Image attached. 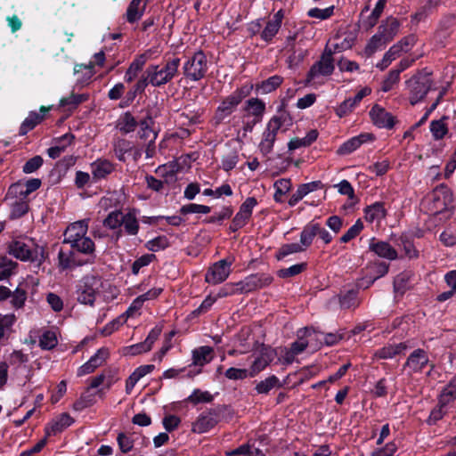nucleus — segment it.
Wrapping results in <instances>:
<instances>
[{
	"instance_id": "obj_29",
	"label": "nucleus",
	"mask_w": 456,
	"mask_h": 456,
	"mask_svg": "<svg viewBox=\"0 0 456 456\" xmlns=\"http://www.w3.org/2000/svg\"><path fill=\"white\" fill-rule=\"evenodd\" d=\"M121 221V226L126 235L135 236L138 234L140 225L136 216V211L134 209L129 210L127 213L124 214Z\"/></svg>"
},
{
	"instance_id": "obj_11",
	"label": "nucleus",
	"mask_w": 456,
	"mask_h": 456,
	"mask_svg": "<svg viewBox=\"0 0 456 456\" xmlns=\"http://www.w3.org/2000/svg\"><path fill=\"white\" fill-rule=\"evenodd\" d=\"M428 365H430V360L428 352L417 348L409 354L403 367L410 375H412L423 372Z\"/></svg>"
},
{
	"instance_id": "obj_22",
	"label": "nucleus",
	"mask_w": 456,
	"mask_h": 456,
	"mask_svg": "<svg viewBox=\"0 0 456 456\" xmlns=\"http://www.w3.org/2000/svg\"><path fill=\"white\" fill-rule=\"evenodd\" d=\"M370 116L374 125L379 128H391L394 126L393 116L378 104L371 108Z\"/></svg>"
},
{
	"instance_id": "obj_8",
	"label": "nucleus",
	"mask_w": 456,
	"mask_h": 456,
	"mask_svg": "<svg viewBox=\"0 0 456 456\" xmlns=\"http://www.w3.org/2000/svg\"><path fill=\"white\" fill-rule=\"evenodd\" d=\"M224 409V406H217L201 412L192 423L191 430L197 434L208 432L221 421Z\"/></svg>"
},
{
	"instance_id": "obj_19",
	"label": "nucleus",
	"mask_w": 456,
	"mask_h": 456,
	"mask_svg": "<svg viewBox=\"0 0 456 456\" xmlns=\"http://www.w3.org/2000/svg\"><path fill=\"white\" fill-rule=\"evenodd\" d=\"M37 279L33 276H28L24 282L20 283L16 289L12 293L11 305L15 309H20L24 306L27 300V287L28 284L37 285Z\"/></svg>"
},
{
	"instance_id": "obj_63",
	"label": "nucleus",
	"mask_w": 456,
	"mask_h": 456,
	"mask_svg": "<svg viewBox=\"0 0 456 456\" xmlns=\"http://www.w3.org/2000/svg\"><path fill=\"white\" fill-rule=\"evenodd\" d=\"M155 257L153 254L142 255L133 263L132 273L137 274L141 268L149 265Z\"/></svg>"
},
{
	"instance_id": "obj_59",
	"label": "nucleus",
	"mask_w": 456,
	"mask_h": 456,
	"mask_svg": "<svg viewBox=\"0 0 456 456\" xmlns=\"http://www.w3.org/2000/svg\"><path fill=\"white\" fill-rule=\"evenodd\" d=\"M306 265L304 263L293 265L288 268H283L278 271V276L281 278H289L296 276L302 273Z\"/></svg>"
},
{
	"instance_id": "obj_24",
	"label": "nucleus",
	"mask_w": 456,
	"mask_h": 456,
	"mask_svg": "<svg viewBox=\"0 0 456 456\" xmlns=\"http://www.w3.org/2000/svg\"><path fill=\"white\" fill-rule=\"evenodd\" d=\"M283 16V11L279 10L276 13L273 14L272 19L267 21L265 28L261 33V38L263 40L269 42L275 37L281 28Z\"/></svg>"
},
{
	"instance_id": "obj_40",
	"label": "nucleus",
	"mask_w": 456,
	"mask_h": 456,
	"mask_svg": "<svg viewBox=\"0 0 456 456\" xmlns=\"http://www.w3.org/2000/svg\"><path fill=\"white\" fill-rule=\"evenodd\" d=\"M276 139L277 138L273 136V134L271 131H267L265 128L261 135L260 142L258 144L259 151L264 156H266L269 153H271L273 150V145Z\"/></svg>"
},
{
	"instance_id": "obj_31",
	"label": "nucleus",
	"mask_w": 456,
	"mask_h": 456,
	"mask_svg": "<svg viewBox=\"0 0 456 456\" xmlns=\"http://www.w3.org/2000/svg\"><path fill=\"white\" fill-rule=\"evenodd\" d=\"M47 109L42 107L40 109V113L31 111L28 116L24 119L20 127V134L25 135L30 130H32L38 123H40L44 116L45 115Z\"/></svg>"
},
{
	"instance_id": "obj_61",
	"label": "nucleus",
	"mask_w": 456,
	"mask_h": 456,
	"mask_svg": "<svg viewBox=\"0 0 456 456\" xmlns=\"http://www.w3.org/2000/svg\"><path fill=\"white\" fill-rule=\"evenodd\" d=\"M399 80L400 76H398V72L391 69L382 82L381 90L385 93L391 91Z\"/></svg>"
},
{
	"instance_id": "obj_17",
	"label": "nucleus",
	"mask_w": 456,
	"mask_h": 456,
	"mask_svg": "<svg viewBox=\"0 0 456 456\" xmlns=\"http://www.w3.org/2000/svg\"><path fill=\"white\" fill-rule=\"evenodd\" d=\"M265 102L259 98H250L244 102L243 118H253L261 122L265 112Z\"/></svg>"
},
{
	"instance_id": "obj_27",
	"label": "nucleus",
	"mask_w": 456,
	"mask_h": 456,
	"mask_svg": "<svg viewBox=\"0 0 456 456\" xmlns=\"http://www.w3.org/2000/svg\"><path fill=\"white\" fill-rule=\"evenodd\" d=\"M154 120L151 116L147 115L143 119L138 122L140 127L138 134L141 139L153 143L157 139L158 134L153 129Z\"/></svg>"
},
{
	"instance_id": "obj_50",
	"label": "nucleus",
	"mask_w": 456,
	"mask_h": 456,
	"mask_svg": "<svg viewBox=\"0 0 456 456\" xmlns=\"http://www.w3.org/2000/svg\"><path fill=\"white\" fill-rule=\"evenodd\" d=\"M58 343L55 332L47 330L45 331L39 338V346L41 348L50 350L53 348Z\"/></svg>"
},
{
	"instance_id": "obj_44",
	"label": "nucleus",
	"mask_w": 456,
	"mask_h": 456,
	"mask_svg": "<svg viewBox=\"0 0 456 456\" xmlns=\"http://www.w3.org/2000/svg\"><path fill=\"white\" fill-rule=\"evenodd\" d=\"M315 222L312 221L308 223L302 230L300 233V244L305 249L309 248L316 235Z\"/></svg>"
},
{
	"instance_id": "obj_15",
	"label": "nucleus",
	"mask_w": 456,
	"mask_h": 456,
	"mask_svg": "<svg viewBox=\"0 0 456 456\" xmlns=\"http://www.w3.org/2000/svg\"><path fill=\"white\" fill-rule=\"evenodd\" d=\"M293 126L291 115L287 110H279L266 123L265 129L277 138L279 132L285 133Z\"/></svg>"
},
{
	"instance_id": "obj_42",
	"label": "nucleus",
	"mask_w": 456,
	"mask_h": 456,
	"mask_svg": "<svg viewBox=\"0 0 456 456\" xmlns=\"http://www.w3.org/2000/svg\"><path fill=\"white\" fill-rule=\"evenodd\" d=\"M87 94H71L69 96L63 97L60 101V106L67 107L68 110H75L80 103L87 101Z\"/></svg>"
},
{
	"instance_id": "obj_60",
	"label": "nucleus",
	"mask_w": 456,
	"mask_h": 456,
	"mask_svg": "<svg viewBox=\"0 0 456 456\" xmlns=\"http://www.w3.org/2000/svg\"><path fill=\"white\" fill-rule=\"evenodd\" d=\"M305 249L300 242L285 244L280 248L277 257L281 259L290 254L302 252Z\"/></svg>"
},
{
	"instance_id": "obj_30",
	"label": "nucleus",
	"mask_w": 456,
	"mask_h": 456,
	"mask_svg": "<svg viewBox=\"0 0 456 456\" xmlns=\"http://www.w3.org/2000/svg\"><path fill=\"white\" fill-rule=\"evenodd\" d=\"M407 348L408 346L403 342L390 344L377 350L374 356L379 359H392L395 355L403 354Z\"/></svg>"
},
{
	"instance_id": "obj_13",
	"label": "nucleus",
	"mask_w": 456,
	"mask_h": 456,
	"mask_svg": "<svg viewBox=\"0 0 456 456\" xmlns=\"http://www.w3.org/2000/svg\"><path fill=\"white\" fill-rule=\"evenodd\" d=\"M273 278L267 274H251L244 280L236 282V289L239 294L249 293L270 285Z\"/></svg>"
},
{
	"instance_id": "obj_21",
	"label": "nucleus",
	"mask_w": 456,
	"mask_h": 456,
	"mask_svg": "<svg viewBox=\"0 0 456 456\" xmlns=\"http://www.w3.org/2000/svg\"><path fill=\"white\" fill-rule=\"evenodd\" d=\"M373 140L374 136L371 134H360L359 135L354 136L342 143L338 148V152L341 155L350 154L360 148L363 143L372 142Z\"/></svg>"
},
{
	"instance_id": "obj_51",
	"label": "nucleus",
	"mask_w": 456,
	"mask_h": 456,
	"mask_svg": "<svg viewBox=\"0 0 456 456\" xmlns=\"http://www.w3.org/2000/svg\"><path fill=\"white\" fill-rule=\"evenodd\" d=\"M363 229L362 222L358 219L341 237L340 242L346 243L357 237Z\"/></svg>"
},
{
	"instance_id": "obj_55",
	"label": "nucleus",
	"mask_w": 456,
	"mask_h": 456,
	"mask_svg": "<svg viewBox=\"0 0 456 456\" xmlns=\"http://www.w3.org/2000/svg\"><path fill=\"white\" fill-rule=\"evenodd\" d=\"M16 317L13 314L5 315L0 314V339L4 338L5 335L11 330L12 326L14 324Z\"/></svg>"
},
{
	"instance_id": "obj_26",
	"label": "nucleus",
	"mask_w": 456,
	"mask_h": 456,
	"mask_svg": "<svg viewBox=\"0 0 456 456\" xmlns=\"http://www.w3.org/2000/svg\"><path fill=\"white\" fill-rule=\"evenodd\" d=\"M74 135L70 133H67L56 139H54V145L47 150L48 156L55 159L61 156L62 152L73 142Z\"/></svg>"
},
{
	"instance_id": "obj_56",
	"label": "nucleus",
	"mask_w": 456,
	"mask_h": 456,
	"mask_svg": "<svg viewBox=\"0 0 456 456\" xmlns=\"http://www.w3.org/2000/svg\"><path fill=\"white\" fill-rule=\"evenodd\" d=\"M250 371L247 369L231 367L224 372L225 378L230 380H242L249 377Z\"/></svg>"
},
{
	"instance_id": "obj_38",
	"label": "nucleus",
	"mask_w": 456,
	"mask_h": 456,
	"mask_svg": "<svg viewBox=\"0 0 456 456\" xmlns=\"http://www.w3.org/2000/svg\"><path fill=\"white\" fill-rule=\"evenodd\" d=\"M456 400V377L444 387L440 395L439 403L441 406H447L449 403Z\"/></svg>"
},
{
	"instance_id": "obj_41",
	"label": "nucleus",
	"mask_w": 456,
	"mask_h": 456,
	"mask_svg": "<svg viewBox=\"0 0 456 456\" xmlns=\"http://www.w3.org/2000/svg\"><path fill=\"white\" fill-rule=\"evenodd\" d=\"M358 32L356 29L347 30L343 34V38L339 43L334 45L333 52H343L352 48L357 38Z\"/></svg>"
},
{
	"instance_id": "obj_10",
	"label": "nucleus",
	"mask_w": 456,
	"mask_h": 456,
	"mask_svg": "<svg viewBox=\"0 0 456 456\" xmlns=\"http://www.w3.org/2000/svg\"><path fill=\"white\" fill-rule=\"evenodd\" d=\"M233 264V258L221 259L213 264L205 275V281L213 285L224 282L231 273V266Z\"/></svg>"
},
{
	"instance_id": "obj_47",
	"label": "nucleus",
	"mask_w": 456,
	"mask_h": 456,
	"mask_svg": "<svg viewBox=\"0 0 456 456\" xmlns=\"http://www.w3.org/2000/svg\"><path fill=\"white\" fill-rule=\"evenodd\" d=\"M400 49L398 45H392L384 54L382 60L377 63L376 67L380 70L387 69L393 61L400 56Z\"/></svg>"
},
{
	"instance_id": "obj_28",
	"label": "nucleus",
	"mask_w": 456,
	"mask_h": 456,
	"mask_svg": "<svg viewBox=\"0 0 456 456\" xmlns=\"http://www.w3.org/2000/svg\"><path fill=\"white\" fill-rule=\"evenodd\" d=\"M137 126L138 121L129 111H126L118 117L115 124V128L121 134H127L134 132Z\"/></svg>"
},
{
	"instance_id": "obj_39",
	"label": "nucleus",
	"mask_w": 456,
	"mask_h": 456,
	"mask_svg": "<svg viewBox=\"0 0 456 456\" xmlns=\"http://www.w3.org/2000/svg\"><path fill=\"white\" fill-rule=\"evenodd\" d=\"M142 0H132L126 10V20L129 23L138 21L143 15L145 6L141 5Z\"/></svg>"
},
{
	"instance_id": "obj_48",
	"label": "nucleus",
	"mask_w": 456,
	"mask_h": 456,
	"mask_svg": "<svg viewBox=\"0 0 456 456\" xmlns=\"http://www.w3.org/2000/svg\"><path fill=\"white\" fill-rule=\"evenodd\" d=\"M170 242L167 236L160 235L145 243V248L151 252H158L163 250L169 246Z\"/></svg>"
},
{
	"instance_id": "obj_18",
	"label": "nucleus",
	"mask_w": 456,
	"mask_h": 456,
	"mask_svg": "<svg viewBox=\"0 0 456 456\" xmlns=\"http://www.w3.org/2000/svg\"><path fill=\"white\" fill-rule=\"evenodd\" d=\"M91 175L94 182L107 178L115 170V164L107 159L99 158L90 164Z\"/></svg>"
},
{
	"instance_id": "obj_58",
	"label": "nucleus",
	"mask_w": 456,
	"mask_h": 456,
	"mask_svg": "<svg viewBox=\"0 0 456 456\" xmlns=\"http://www.w3.org/2000/svg\"><path fill=\"white\" fill-rule=\"evenodd\" d=\"M239 162V154L236 151L224 155L221 160V167L224 171L232 170Z\"/></svg>"
},
{
	"instance_id": "obj_35",
	"label": "nucleus",
	"mask_w": 456,
	"mask_h": 456,
	"mask_svg": "<svg viewBox=\"0 0 456 456\" xmlns=\"http://www.w3.org/2000/svg\"><path fill=\"white\" fill-rule=\"evenodd\" d=\"M74 73L77 76V85L84 86L89 83L90 79L94 74V65L93 63H89L88 65H76L74 68Z\"/></svg>"
},
{
	"instance_id": "obj_52",
	"label": "nucleus",
	"mask_w": 456,
	"mask_h": 456,
	"mask_svg": "<svg viewBox=\"0 0 456 456\" xmlns=\"http://www.w3.org/2000/svg\"><path fill=\"white\" fill-rule=\"evenodd\" d=\"M187 400L194 404L200 403H210L213 400V395L208 391L194 389Z\"/></svg>"
},
{
	"instance_id": "obj_4",
	"label": "nucleus",
	"mask_w": 456,
	"mask_h": 456,
	"mask_svg": "<svg viewBox=\"0 0 456 456\" xmlns=\"http://www.w3.org/2000/svg\"><path fill=\"white\" fill-rule=\"evenodd\" d=\"M180 66V59L173 58L159 65H150L146 69L147 78L150 85L154 87H160L169 83L177 74Z\"/></svg>"
},
{
	"instance_id": "obj_62",
	"label": "nucleus",
	"mask_w": 456,
	"mask_h": 456,
	"mask_svg": "<svg viewBox=\"0 0 456 456\" xmlns=\"http://www.w3.org/2000/svg\"><path fill=\"white\" fill-rule=\"evenodd\" d=\"M109 356V350L105 347H102L96 351V353L90 357L88 362L93 365L94 369L103 364Z\"/></svg>"
},
{
	"instance_id": "obj_32",
	"label": "nucleus",
	"mask_w": 456,
	"mask_h": 456,
	"mask_svg": "<svg viewBox=\"0 0 456 456\" xmlns=\"http://www.w3.org/2000/svg\"><path fill=\"white\" fill-rule=\"evenodd\" d=\"M448 117L444 116L439 119L432 120L429 125V130L435 141H440L449 134Z\"/></svg>"
},
{
	"instance_id": "obj_45",
	"label": "nucleus",
	"mask_w": 456,
	"mask_h": 456,
	"mask_svg": "<svg viewBox=\"0 0 456 456\" xmlns=\"http://www.w3.org/2000/svg\"><path fill=\"white\" fill-rule=\"evenodd\" d=\"M282 385L280 383L279 379L275 375H271L265 379L261 380L256 384L255 389L258 394H268L274 387H281Z\"/></svg>"
},
{
	"instance_id": "obj_3",
	"label": "nucleus",
	"mask_w": 456,
	"mask_h": 456,
	"mask_svg": "<svg viewBox=\"0 0 456 456\" xmlns=\"http://www.w3.org/2000/svg\"><path fill=\"white\" fill-rule=\"evenodd\" d=\"M433 79L428 72L419 71L404 82L405 90L411 105L420 102L432 89Z\"/></svg>"
},
{
	"instance_id": "obj_1",
	"label": "nucleus",
	"mask_w": 456,
	"mask_h": 456,
	"mask_svg": "<svg viewBox=\"0 0 456 456\" xmlns=\"http://www.w3.org/2000/svg\"><path fill=\"white\" fill-rule=\"evenodd\" d=\"M88 220L84 219L69 225L64 232V243H68L73 249L88 255L94 251V243L86 236Z\"/></svg>"
},
{
	"instance_id": "obj_9",
	"label": "nucleus",
	"mask_w": 456,
	"mask_h": 456,
	"mask_svg": "<svg viewBox=\"0 0 456 456\" xmlns=\"http://www.w3.org/2000/svg\"><path fill=\"white\" fill-rule=\"evenodd\" d=\"M101 287L102 281L97 277L87 276L82 279L77 288L78 302L93 305Z\"/></svg>"
},
{
	"instance_id": "obj_16",
	"label": "nucleus",
	"mask_w": 456,
	"mask_h": 456,
	"mask_svg": "<svg viewBox=\"0 0 456 456\" xmlns=\"http://www.w3.org/2000/svg\"><path fill=\"white\" fill-rule=\"evenodd\" d=\"M254 355L255 358L249 369L250 378L264 370L274 359L275 353L271 347L263 346Z\"/></svg>"
},
{
	"instance_id": "obj_34",
	"label": "nucleus",
	"mask_w": 456,
	"mask_h": 456,
	"mask_svg": "<svg viewBox=\"0 0 456 456\" xmlns=\"http://www.w3.org/2000/svg\"><path fill=\"white\" fill-rule=\"evenodd\" d=\"M283 82V77L278 75L272 76L267 79L256 85V93L266 94L276 90Z\"/></svg>"
},
{
	"instance_id": "obj_12",
	"label": "nucleus",
	"mask_w": 456,
	"mask_h": 456,
	"mask_svg": "<svg viewBox=\"0 0 456 456\" xmlns=\"http://www.w3.org/2000/svg\"><path fill=\"white\" fill-rule=\"evenodd\" d=\"M430 215H438L447 210L449 195L445 188H436L425 200Z\"/></svg>"
},
{
	"instance_id": "obj_25",
	"label": "nucleus",
	"mask_w": 456,
	"mask_h": 456,
	"mask_svg": "<svg viewBox=\"0 0 456 456\" xmlns=\"http://www.w3.org/2000/svg\"><path fill=\"white\" fill-rule=\"evenodd\" d=\"M151 50H148L145 53L138 55L129 65L125 74V80L128 83L132 82L138 75V72L142 70L146 61L151 58Z\"/></svg>"
},
{
	"instance_id": "obj_2",
	"label": "nucleus",
	"mask_w": 456,
	"mask_h": 456,
	"mask_svg": "<svg viewBox=\"0 0 456 456\" xmlns=\"http://www.w3.org/2000/svg\"><path fill=\"white\" fill-rule=\"evenodd\" d=\"M253 89L254 85L252 83H247L224 98L216 108L214 117L215 123L216 125L223 123L225 118L234 112L242 100L251 94Z\"/></svg>"
},
{
	"instance_id": "obj_33",
	"label": "nucleus",
	"mask_w": 456,
	"mask_h": 456,
	"mask_svg": "<svg viewBox=\"0 0 456 456\" xmlns=\"http://www.w3.org/2000/svg\"><path fill=\"white\" fill-rule=\"evenodd\" d=\"M365 220L369 223H379L386 217L387 211L382 202H375L364 209Z\"/></svg>"
},
{
	"instance_id": "obj_7",
	"label": "nucleus",
	"mask_w": 456,
	"mask_h": 456,
	"mask_svg": "<svg viewBox=\"0 0 456 456\" xmlns=\"http://www.w3.org/2000/svg\"><path fill=\"white\" fill-rule=\"evenodd\" d=\"M334 52L331 49L325 48L321 58L310 68L307 76V83H314L321 77L330 76L334 69Z\"/></svg>"
},
{
	"instance_id": "obj_36",
	"label": "nucleus",
	"mask_w": 456,
	"mask_h": 456,
	"mask_svg": "<svg viewBox=\"0 0 456 456\" xmlns=\"http://www.w3.org/2000/svg\"><path fill=\"white\" fill-rule=\"evenodd\" d=\"M112 148L116 158L121 161H126V154L133 150L132 142L124 138H116L112 142Z\"/></svg>"
},
{
	"instance_id": "obj_53",
	"label": "nucleus",
	"mask_w": 456,
	"mask_h": 456,
	"mask_svg": "<svg viewBox=\"0 0 456 456\" xmlns=\"http://www.w3.org/2000/svg\"><path fill=\"white\" fill-rule=\"evenodd\" d=\"M386 4L387 0H379L377 2L375 8L364 21L368 27H373L377 23L379 18L384 11Z\"/></svg>"
},
{
	"instance_id": "obj_46",
	"label": "nucleus",
	"mask_w": 456,
	"mask_h": 456,
	"mask_svg": "<svg viewBox=\"0 0 456 456\" xmlns=\"http://www.w3.org/2000/svg\"><path fill=\"white\" fill-rule=\"evenodd\" d=\"M123 216L124 214L120 210H113L103 220V226L110 230H116L121 227Z\"/></svg>"
},
{
	"instance_id": "obj_49",
	"label": "nucleus",
	"mask_w": 456,
	"mask_h": 456,
	"mask_svg": "<svg viewBox=\"0 0 456 456\" xmlns=\"http://www.w3.org/2000/svg\"><path fill=\"white\" fill-rule=\"evenodd\" d=\"M340 305L343 308H352L359 305L358 291L350 289L342 294L339 299Z\"/></svg>"
},
{
	"instance_id": "obj_37",
	"label": "nucleus",
	"mask_w": 456,
	"mask_h": 456,
	"mask_svg": "<svg viewBox=\"0 0 456 456\" xmlns=\"http://www.w3.org/2000/svg\"><path fill=\"white\" fill-rule=\"evenodd\" d=\"M389 42L387 38L382 35L379 31L373 35L370 39L368 41L365 48L364 53L370 57L374 54L377 51L381 50L385 45Z\"/></svg>"
},
{
	"instance_id": "obj_20",
	"label": "nucleus",
	"mask_w": 456,
	"mask_h": 456,
	"mask_svg": "<svg viewBox=\"0 0 456 456\" xmlns=\"http://www.w3.org/2000/svg\"><path fill=\"white\" fill-rule=\"evenodd\" d=\"M369 249L381 258L395 260L398 257L397 251L386 241H378L375 238L370 239Z\"/></svg>"
},
{
	"instance_id": "obj_5",
	"label": "nucleus",
	"mask_w": 456,
	"mask_h": 456,
	"mask_svg": "<svg viewBox=\"0 0 456 456\" xmlns=\"http://www.w3.org/2000/svg\"><path fill=\"white\" fill-rule=\"evenodd\" d=\"M9 253L21 261H30L41 265L45 258V248L30 241L13 240L9 245Z\"/></svg>"
},
{
	"instance_id": "obj_23",
	"label": "nucleus",
	"mask_w": 456,
	"mask_h": 456,
	"mask_svg": "<svg viewBox=\"0 0 456 456\" xmlns=\"http://www.w3.org/2000/svg\"><path fill=\"white\" fill-rule=\"evenodd\" d=\"M73 422L74 419L69 413H61L45 426V436H55L58 433L62 432L65 428L71 426Z\"/></svg>"
},
{
	"instance_id": "obj_14",
	"label": "nucleus",
	"mask_w": 456,
	"mask_h": 456,
	"mask_svg": "<svg viewBox=\"0 0 456 456\" xmlns=\"http://www.w3.org/2000/svg\"><path fill=\"white\" fill-rule=\"evenodd\" d=\"M213 348L208 346H202L197 347L192 350V363L189 366L199 367L197 370H189L186 373V376L189 378H193L196 375H199L202 371V367L208 363H209L213 359Z\"/></svg>"
},
{
	"instance_id": "obj_64",
	"label": "nucleus",
	"mask_w": 456,
	"mask_h": 456,
	"mask_svg": "<svg viewBox=\"0 0 456 456\" xmlns=\"http://www.w3.org/2000/svg\"><path fill=\"white\" fill-rule=\"evenodd\" d=\"M440 241L445 247L456 245V230L452 228L445 229L439 236Z\"/></svg>"
},
{
	"instance_id": "obj_57",
	"label": "nucleus",
	"mask_w": 456,
	"mask_h": 456,
	"mask_svg": "<svg viewBox=\"0 0 456 456\" xmlns=\"http://www.w3.org/2000/svg\"><path fill=\"white\" fill-rule=\"evenodd\" d=\"M180 212L183 215L188 214H208L210 212V208L205 205H200L195 203H190L187 205H183L180 208Z\"/></svg>"
},
{
	"instance_id": "obj_6",
	"label": "nucleus",
	"mask_w": 456,
	"mask_h": 456,
	"mask_svg": "<svg viewBox=\"0 0 456 456\" xmlns=\"http://www.w3.org/2000/svg\"><path fill=\"white\" fill-rule=\"evenodd\" d=\"M208 69V62L206 54L202 51L195 52L183 65V73L190 81L202 79Z\"/></svg>"
},
{
	"instance_id": "obj_54",
	"label": "nucleus",
	"mask_w": 456,
	"mask_h": 456,
	"mask_svg": "<svg viewBox=\"0 0 456 456\" xmlns=\"http://www.w3.org/2000/svg\"><path fill=\"white\" fill-rule=\"evenodd\" d=\"M333 12H334L333 5L324 8V9H320V8L314 7V8L308 10L307 16L311 17V18L318 19L320 20H327L330 17H331L333 15Z\"/></svg>"
},
{
	"instance_id": "obj_43",
	"label": "nucleus",
	"mask_w": 456,
	"mask_h": 456,
	"mask_svg": "<svg viewBox=\"0 0 456 456\" xmlns=\"http://www.w3.org/2000/svg\"><path fill=\"white\" fill-rule=\"evenodd\" d=\"M400 23L395 18H389L386 23L379 26V31L384 35L387 40L391 41L399 30Z\"/></svg>"
}]
</instances>
